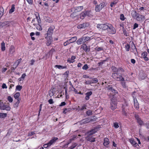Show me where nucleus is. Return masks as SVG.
Segmentation results:
<instances>
[{
	"instance_id": "obj_20",
	"label": "nucleus",
	"mask_w": 149,
	"mask_h": 149,
	"mask_svg": "<svg viewBox=\"0 0 149 149\" xmlns=\"http://www.w3.org/2000/svg\"><path fill=\"white\" fill-rule=\"evenodd\" d=\"M134 107L137 109H139V106L137 99L136 98H134Z\"/></svg>"
},
{
	"instance_id": "obj_53",
	"label": "nucleus",
	"mask_w": 149,
	"mask_h": 149,
	"mask_svg": "<svg viewBox=\"0 0 149 149\" xmlns=\"http://www.w3.org/2000/svg\"><path fill=\"white\" fill-rule=\"evenodd\" d=\"M92 82H91V81L90 80H88V81H86L85 82V84H91V85H92Z\"/></svg>"
},
{
	"instance_id": "obj_10",
	"label": "nucleus",
	"mask_w": 149,
	"mask_h": 149,
	"mask_svg": "<svg viewBox=\"0 0 149 149\" xmlns=\"http://www.w3.org/2000/svg\"><path fill=\"white\" fill-rule=\"evenodd\" d=\"M89 24L88 23H85L82 24H80L77 26V28L79 29H85L88 27Z\"/></svg>"
},
{
	"instance_id": "obj_37",
	"label": "nucleus",
	"mask_w": 149,
	"mask_h": 149,
	"mask_svg": "<svg viewBox=\"0 0 149 149\" xmlns=\"http://www.w3.org/2000/svg\"><path fill=\"white\" fill-rule=\"evenodd\" d=\"M130 141L131 143L135 146H136L137 145H138V144L136 143V142L133 139H130Z\"/></svg>"
},
{
	"instance_id": "obj_63",
	"label": "nucleus",
	"mask_w": 149,
	"mask_h": 149,
	"mask_svg": "<svg viewBox=\"0 0 149 149\" xmlns=\"http://www.w3.org/2000/svg\"><path fill=\"white\" fill-rule=\"evenodd\" d=\"M76 138V136H74L72 137L71 139H69V143H70L72 141H73L75 138Z\"/></svg>"
},
{
	"instance_id": "obj_55",
	"label": "nucleus",
	"mask_w": 149,
	"mask_h": 149,
	"mask_svg": "<svg viewBox=\"0 0 149 149\" xmlns=\"http://www.w3.org/2000/svg\"><path fill=\"white\" fill-rule=\"evenodd\" d=\"M75 57L74 56H72L71 57L70 62L73 63L74 61V60L75 58Z\"/></svg>"
},
{
	"instance_id": "obj_3",
	"label": "nucleus",
	"mask_w": 149,
	"mask_h": 149,
	"mask_svg": "<svg viewBox=\"0 0 149 149\" xmlns=\"http://www.w3.org/2000/svg\"><path fill=\"white\" fill-rule=\"evenodd\" d=\"M105 6V3H101L99 5H97L95 8V11L97 12L100 11Z\"/></svg>"
},
{
	"instance_id": "obj_56",
	"label": "nucleus",
	"mask_w": 149,
	"mask_h": 149,
	"mask_svg": "<svg viewBox=\"0 0 149 149\" xmlns=\"http://www.w3.org/2000/svg\"><path fill=\"white\" fill-rule=\"evenodd\" d=\"M27 2L30 5H32L33 3V0H26Z\"/></svg>"
},
{
	"instance_id": "obj_12",
	"label": "nucleus",
	"mask_w": 149,
	"mask_h": 149,
	"mask_svg": "<svg viewBox=\"0 0 149 149\" xmlns=\"http://www.w3.org/2000/svg\"><path fill=\"white\" fill-rule=\"evenodd\" d=\"M107 88L109 92H111L113 94L117 93L116 91L113 88L111 85L108 86L107 87Z\"/></svg>"
},
{
	"instance_id": "obj_39",
	"label": "nucleus",
	"mask_w": 149,
	"mask_h": 149,
	"mask_svg": "<svg viewBox=\"0 0 149 149\" xmlns=\"http://www.w3.org/2000/svg\"><path fill=\"white\" fill-rule=\"evenodd\" d=\"M118 1L117 0H116L113 2H111L110 4V6L112 7H113L117 3Z\"/></svg>"
},
{
	"instance_id": "obj_2",
	"label": "nucleus",
	"mask_w": 149,
	"mask_h": 149,
	"mask_svg": "<svg viewBox=\"0 0 149 149\" xmlns=\"http://www.w3.org/2000/svg\"><path fill=\"white\" fill-rule=\"evenodd\" d=\"M109 24H101L97 25V27L98 29H100L103 30H107L109 26Z\"/></svg>"
},
{
	"instance_id": "obj_57",
	"label": "nucleus",
	"mask_w": 149,
	"mask_h": 149,
	"mask_svg": "<svg viewBox=\"0 0 149 149\" xmlns=\"http://www.w3.org/2000/svg\"><path fill=\"white\" fill-rule=\"evenodd\" d=\"M86 114L88 116H90V115H92V112L91 111H90V110H89V111H87Z\"/></svg>"
},
{
	"instance_id": "obj_45",
	"label": "nucleus",
	"mask_w": 149,
	"mask_h": 149,
	"mask_svg": "<svg viewBox=\"0 0 149 149\" xmlns=\"http://www.w3.org/2000/svg\"><path fill=\"white\" fill-rule=\"evenodd\" d=\"M77 144L76 143H73L71 146L70 148V149H73L74 148L77 146Z\"/></svg>"
},
{
	"instance_id": "obj_17",
	"label": "nucleus",
	"mask_w": 149,
	"mask_h": 149,
	"mask_svg": "<svg viewBox=\"0 0 149 149\" xmlns=\"http://www.w3.org/2000/svg\"><path fill=\"white\" fill-rule=\"evenodd\" d=\"M97 131L96 129H94L88 132L87 133V135L88 136H89L93 135V134L95 133Z\"/></svg>"
},
{
	"instance_id": "obj_8",
	"label": "nucleus",
	"mask_w": 149,
	"mask_h": 149,
	"mask_svg": "<svg viewBox=\"0 0 149 149\" xmlns=\"http://www.w3.org/2000/svg\"><path fill=\"white\" fill-rule=\"evenodd\" d=\"M111 109L112 110H114L117 107V102L114 100H111Z\"/></svg>"
},
{
	"instance_id": "obj_16",
	"label": "nucleus",
	"mask_w": 149,
	"mask_h": 149,
	"mask_svg": "<svg viewBox=\"0 0 149 149\" xmlns=\"http://www.w3.org/2000/svg\"><path fill=\"white\" fill-rule=\"evenodd\" d=\"M135 118L137 120V121L139 125H144L143 121L141 120L140 118H139L138 115H136L135 116Z\"/></svg>"
},
{
	"instance_id": "obj_25",
	"label": "nucleus",
	"mask_w": 149,
	"mask_h": 149,
	"mask_svg": "<svg viewBox=\"0 0 149 149\" xmlns=\"http://www.w3.org/2000/svg\"><path fill=\"white\" fill-rule=\"evenodd\" d=\"M142 56L145 61H148V58L147 57V53L146 52H143L142 54Z\"/></svg>"
},
{
	"instance_id": "obj_51",
	"label": "nucleus",
	"mask_w": 149,
	"mask_h": 149,
	"mask_svg": "<svg viewBox=\"0 0 149 149\" xmlns=\"http://www.w3.org/2000/svg\"><path fill=\"white\" fill-rule=\"evenodd\" d=\"M19 100H18L14 104V107H18V106L19 104Z\"/></svg>"
},
{
	"instance_id": "obj_36",
	"label": "nucleus",
	"mask_w": 149,
	"mask_h": 149,
	"mask_svg": "<svg viewBox=\"0 0 149 149\" xmlns=\"http://www.w3.org/2000/svg\"><path fill=\"white\" fill-rule=\"evenodd\" d=\"M7 113H0V118H4L7 116Z\"/></svg>"
},
{
	"instance_id": "obj_4",
	"label": "nucleus",
	"mask_w": 149,
	"mask_h": 149,
	"mask_svg": "<svg viewBox=\"0 0 149 149\" xmlns=\"http://www.w3.org/2000/svg\"><path fill=\"white\" fill-rule=\"evenodd\" d=\"M54 29V26L49 27L47 31L46 36L52 37V35L53 33V30Z\"/></svg>"
},
{
	"instance_id": "obj_44",
	"label": "nucleus",
	"mask_w": 149,
	"mask_h": 149,
	"mask_svg": "<svg viewBox=\"0 0 149 149\" xmlns=\"http://www.w3.org/2000/svg\"><path fill=\"white\" fill-rule=\"evenodd\" d=\"M125 50L127 51H129L130 48V45L127 44L125 46Z\"/></svg>"
},
{
	"instance_id": "obj_22",
	"label": "nucleus",
	"mask_w": 149,
	"mask_h": 149,
	"mask_svg": "<svg viewBox=\"0 0 149 149\" xmlns=\"http://www.w3.org/2000/svg\"><path fill=\"white\" fill-rule=\"evenodd\" d=\"M92 94V91L88 92L86 93V96L85 97V100H88L90 98V97Z\"/></svg>"
},
{
	"instance_id": "obj_13",
	"label": "nucleus",
	"mask_w": 149,
	"mask_h": 149,
	"mask_svg": "<svg viewBox=\"0 0 149 149\" xmlns=\"http://www.w3.org/2000/svg\"><path fill=\"white\" fill-rule=\"evenodd\" d=\"M145 16L139 14L136 18V20L139 22H142L145 19Z\"/></svg>"
},
{
	"instance_id": "obj_49",
	"label": "nucleus",
	"mask_w": 149,
	"mask_h": 149,
	"mask_svg": "<svg viewBox=\"0 0 149 149\" xmlns=\"http://www.w3.org/2000/svg\"><path fill=\"white\" fill-rule=\"evenodd\" d=\"M82 69L84 70H86L88 68V65L86 64H85L82 67Z\"/></svg>"
},
{
	"instance_id": "obj_33",
	"label": "nucleus",
	"mask_w": 149,
	"mask_h": 149,
	"mask_svg": "<svg viewBox=\"0 0 149 149\" xmlns=\"http://www.w3.org/2000/svg\"><path fill=\"white\" fill-rule=\"evenodd\" d=\"M36 26V28L38 30L41 31L42 29V27L40 24L37 23V24L35 25Z\"/></svg>"
},
{
	"instance_id": "obj_7",
	"label": "nucleus",
	"mask_w": 149,
	"mask_h": 149,
	"mask_svg": "<svg viewBox=\"0 0 149 149\" xmlns=\"http://www.w3.org/2000/svg\"><path fill=\"white\" fill-rule=\"evenodd\" d=\"M83 9V6H80L78 7H76L74 8H73L71 9V11H74V13L80 12Z\"/></svg>"
},
{
	"instance_id": "obj_31",
	"label": "nucleus",
	"mask_w": 149,
	"mask_h": 149,
	"mask_svg": "<svg viewBox=\"0 0 149 149\" xmlns=\"http://www.w3.org/2000/svg\"><path fill=\"white\" fill-rule=\"evenodd\" d=\"M93 36L91 37H83L84 38V39L85 41V42H86L87 41L90 40L91 39H92L93 38H94V39H96V38L93 37Z\"/></svg>"
},
{
	"instance_id": "obj_59",
	"label": "nucleus",
	"mask_w": 149,
	"mask_h": 149,
	"mask_svg": "<svg viewBox=\"0 0 149 149\" xmlns=\"http://www.w3.org/2000/svg\"><path fill=\"white\" fill-rule=\"evenodd\" d=\"M89 121V120L88 118H86L83 120V122L85 123H87Z\"/></svg>"
},
{
	"instance_id": "obj_48",
	"label": "nucleus",
	"mask_w": 149,
	"mask_h": 149,
	"mask_svg": "<svg viewBox=\"0 0 149 149\" xmlns=\"http://www.w3.org/2000/svg\"><path fill=\"white\" fill-rule=\"evenodd\" d=\"M113 126L115 128H117L119 127L118 123L116 122L114 123H113Z\"/></svg>"
},
{
	"instance_id": "obj_40",
	"label": "nucleus",
	"mask_w": 149,
	"mask_h": 149,
	"mask_svg": "<svg viewBox=\"0 0 149 149\" xmlns=\"http://www.w3.org/2000/svg\"><path fill=\"white\" fill-rule=\"evenodd\" d=\"M4 10L3 8H0V16L2 17L3 14Z\"/></svg>"
},
{
	"instance_id": "obj_28",
	"label": "nucleus",
	"mask_w": 149,
	"mask_h": 149,
	"mask_svg": "<svg viewBox=\"0 0 149 149\" xmlns=\"http://www.w3.org/2000/svg\"><path fill=\"white\" fill-rule=\"evenodd\" d=\"M86 139L88 141L91 142H94L95 141V138L92 137H89L87 136Z\"/></svg>"
},
{
	"instance_id": "obj_38",
	"label": "nucleus",
	"mask_w": 149,
	"mask_h": 149,
	"mask_svg": "<svg viewBox=\"0 0 149 149\" xmlns=\"http://www.w3.org/2000/svg\"><path fill=\"white\" fill-rule=\"evenodd\" d=\"M22 88V86L20 85H17L16 86L15 90L16 91H20Z\"/></svg>"
},
{
	"instance_id": "obj_19",
	"label": "nucleus",
	"mask_w": 149,
	"mask_h": 149,
	"mask_svg": "<svg viewBox=\"0 0 149 149\" xmlns=\"http://www.w3.org/2000/svg\"><path fill=\"white\" fill-rule=\"evenodd\" d=\"M81 48L86 52H88L90 51V49L88 48L87 46L85 44H83L81 46Z\"/></svg>"
},
{
	"instance_id": "obj_23",
	"label": "nucleus",
	"mask_w": 149,
	"mask_h": 149,
	"mask_svg": "<svg viewBox=\"0 0 149 149\" xmlns=\"http://www.w3.org/2000/svg\"><path fill=\"white\" fill-rule=\"evenodd\" d=\"M57 139L58 138H54V139H52L48 143V145L50 146L54 143Z\"/></svg>"
},
{
	"instance_id": "obj_14",
	"label": "nucleus",
	"mask_w": 149,
	"mask_h": 149,
	"mask_svg": "<svg viewBox=\"0 0 149 149\" xmlns=\"http://www.w3.org/2000/svg\"><path fill=\"white\" fill-rule=\"evenodd\" d=\"M45 38L47 40L46 44L47 46L49 45L52 42V37L46 36Z\"/></svg>"
},
{
	"instance_id": "obj_46",
	"label": "nucleus",
	"mask_w": 149,
	"mask_h": 149,
	"mask_svg": "<svg viewBox=\"0 0 149 149\" xmlns=\"http://www.w3.org/2000/svg\"><path fill=\"white\" fill-rule=\"evenodd\" d=\"M7 100L10 102H12L13 101V98L10 96H9L8 97Z\"/></svg>"
},
{
	"instance_id": "obj_27",
	"label": "nucleus",
	"mask_w": 149,
	"mask_h": 149,
	"mask_svg": "<svg viewBox=\"0 0 149 149\" xmlns=\"http://www.w3.org/2000/svg\"><path fill=\"white\" fill-rule=\"evenodd\" d=\"M1 50L4 51L5 50V43L4 41H3L1 43Z\"/></svg>"
},
{
	"instance_id": "obj_61",
	"label": "nucleus",
	"mask_w": 149,
	"mask_h": 149,
	"mask_svg": "<svg viewBox=\"0 0 149 149\" xmlns=\"http://www.w3.org/2000/svg\"><path fill=\"white\" fill-rule=\"evenodd\" d=\"M26 76V74L25 73H24L22 74V75L21 77V78H22V80H23L24 79V78Z\"/></svg>"
},
{
	"instance_id": "obj_29",
	"label": "nucleus",
	"mask_w": 149,
	"mask_h": 149,
	"mask_svg": "<svg viewBox=\"0 0 149 149\" xmlns=\"http://www.w3.org/2000/svg\"><path fill=\"white\" fill-rule=\"evenodd\" d=\"M77 39V38L76 36L70 39L69 40L70 43H73L75 42Z\"/></svg>"
},
{
	"instance_id": "obj_26",
	"label": "nucleus",
	"mask_w": 149,
	"mask_h": 149,
	"mask_svg": "<svg viewBox=\"0 0 149 149\" xmlns=\"http://www.w3.org/2000/svg\"><path fill=\"white\" fill-rule=\"evenodd\" d=\"M104 142L103 143L104 145L105 146H107L109 143V141L108 138H105L104 139Z\"/></svg>"
},
{
	"instance_id": "obj_43",
	"label": "nucleus",
	"mask_w": 149,
	"mask_h": 149,
	"mask_svg": "<svg viewBox=\"0 0 149 149\" xmlns=\"http://www.w3.org/2000/svg\"><path fill=\"white\" fill-rule=\"evenodd\" d=\"M123 115L126 116L127 115V112L126 111L125 109H124V105H123Z\"/></svg>"
},
{
	"instance_id": "obj_32",
	"label": "nucleus",
	"mask_w": 149,
	"mask_h": 149,
	"mask_svg": "<svg viewBox=\"0 0 149 149\" xmlns=\"http://www.w3.org/2000/svg\"><path fill=\"white\" fill-rule=\"evenodd\" d=\"M49 95L50 97L52 96L55 94V91L53 89H52L49 92Z\"/></svg>"
},
{
	"instance_id": "obj_42",
	"label": "nucleus",
	"mask_w": 149,
	"mask_h": 149,
	"mask_svg": "<svg viewBox=\"0 0 149 149\" xmlns=\"http://www.w3.org/2000/svg\"><path fill=\"white\" fill-rule=\"evenodd\" d=\"M92 82V84L94 83H97L98 82V79L96 78H94L92 80H90Z\"/></svg>"
},
{
	"instance_id": "obj_30",
	"label": "nucleus",
	"mask_w": 149,
	"mask_h": 149,
	"mask_svg": "<svg viewBox=\"0 0 149 149\" xmlns=\"http://www.w3.org/2000/svg\"><path fill=\"white\" fill-rule=\"evenodd\" d=\"M15 5L14 4L12 5L11 6V9L9 11V13H12L14 12L15 10Z\"/></svg>"
},
{
	"instance_id": "obj_5",
	"label": "nucleus",
	"mask_w": 149,
	"mask_h": 149,
	"mask_svg": "<svg viewBox=\"0 0 149 149\" xmlns=\"http://www.w3.org/2000/svg\"><path fill=\"white\" fill-rule=\"evenodd\" d=\"M36 18L33 19L31 22L32 23L34 26H35L37 23L39 24L41 23V21L40 19V17H38L37 16H36Z\"/></svg>"
},
{
	"instance_id": "obj_62",
	"label": "nucleus",
	"mask_w": 149,
	"mask_h": 149,
	"mask_svg": "<svg viewBox=\"0 0 149 149\" xmlns=\"http://www.w3.org/2000/svg\"><path fill=\"white\" fill-rule=\"evenodd\" d=\"M2 87L3 88H7L6 85L4 83L3 84Z\"/></svg>"
},
{
	"instance_id": "obj_18",
	"label": "nucleus",
	"mask_w": 149,
	"mask_h": 149,
	"mask_svg": "<svg viewBox=\"0 0 149 149\" xmlns=\"http://www.w3.org/2000/svg\"><path fill=\"white\" fill-rule=\"evenodd\" d=\"M139 14L136 11L134 10L132 11L131 13L132 17L135 19H136Z\"/></svg>"
},
{
	"instance_id": "obj_54",
	"label": "nucleus",
	"mask_w": 149,
	"mask_h": 149,
	"mask_svg": "<svg viewBox=\"0 0 149 149\" xmlns=\"http://www.w3.org/2000/svg\"><path fill=\"white\" fill-rule=\"evenodd\" d=\"M95 50L97 51H100L103 50V49L100 47H96L95 49Z\"/></svg>"
},
{
	"instance_id": "obj_15",
	"label": "nucleus",
	"mask_w": 149,
	"mask_h": 149,
	"mask_svg": "<svg viewBox=\"0 0 149 149\" xmlns=\"http://www.w3.org/2000/svg\"><path fill=\"white\" fill-rule=\"evenodd\" d=\"M84 38V37H82L79 38L77 41L76 43L78 45H80L82 43H84L85 42Z\"/></svg>"
},
{
	"instance_id": "obj_58",
	"label": "nucleus",
	"mask_w": 149,
	"mask_h": 149,
	"mask_svg": "<svg viewBox=\"0 0 149 149\" xmlns=\"http://www.w3.org/2000/svg\"><path fill=\"white\" fill-rule=\"evenodd\" d=\"M21 61V59H19L18 60H17V61L15 63V64L17 63V66L20 63Z\"/></svg>"
},
{
	"instance_id": "obj_1",
	"label": "nucleus",
	"mask_w": 149,
	"mask_h": 149,
	"mask_svg": "<svg viewBox=\"0 0 149 149\" xmlns=\"http://www.w3.org/2000/svg\"><path fill=\"white\" fill-rule=\"evenodd\" d=\"M123 76L126 78V79H125L122 75H118L117 73H113L112 75V77L114 79L117 81H121L120 84L124 88H126L127 85L125 81H128L129 80L127 78V76L124 75Z\"/></svg>"
},
{
	"instance_id": "obj_50",
	"label": "nucleus",
	"mask_w": 149,
	"mask_h": 149,
	"mask_svg": "<svg viewBox=\"0 0 149 149\" xmlns=\"http://www.w3.org/2000/svg\"><path fill=\"white\" fill-rule=\"evenodd\" d=\"M70 43V42L68 40L64 43L63 45L64 46H65L67 45H69Z\"/></svg>"
},
{
	"instance_id": "obj_35",
	"label": "nucleus",
	"mask_w": 149,
	"mask_h": 149,
	"mask_svg": "<svg viewBox=\"0 0 149 149\" xmlns=\"http://www.w3.org/2000/svg\"><path fill=\"white\" fill-rule=\"evenodd\" d=\"M55 67L56 68L59 69H63L66 68V66H63L61 65H55Z\"/></svg>"
},
{
	"instance_id": "obj_41",
	"label": "nucleus",
	"mask_w": 149,
	"mask_h": 149,
	"mask_svg": "<svg viewBox=\"0 0 149 149\" xmlns=\"http://www.w3.org/2000/svg\"><path fill=\"white\" fill-rule=\"evenodd\" d=\"M86 105L85 104H84L81 106V111H83L84 109H86Z\"/></svg>"
},
{
	"instance_id": "obj_21",
	"label": "nucleus",
	"mask_w": 149,
	"mask_h": 149,
	"mask_svg": "<svg viewBox=\"0 0 149 149\" xmlns=\"http://www.w3.org/2000/svg\"><path fill=\"white\" fill-rule=\"evenodd\" d=\"M15 52V49L14 46L13 45L10 46L9 50V55H12Z\"/></svg>"
},
{
	"instance_id": "obj_6",
	"label": "nucleus",
	"mask_w": 149,
	"mask_h": 149,
	"mask_svg": "<svg viewBox=\"0 0 149 149\" xmlns=\"http://www.w3.org/2000/svg\"><path fill=\"white\" fill-rule=\"evenodd\" d=\"M107 30L110 34H114L116 32V31L115 29L111 24L109 25L108 29Z\"/></svg>"
},
{
	"instance_id": "obj_64",
	"label": "nucleus",
	"mask_w": 149,
	"mask_h": 149,
	"mask_svg": "<svg viewBox=\"0 0 149 149\" xmlns=\"http://www.w3.org/2000/svg\"><path fill=\"white\" fill-rule=\"evenodd\" d=\"M49 103L50 104H52L54 103V102L53 101V100L52 99H50L48 100Z\"/></svg>"
},
{
	"instance_id": "obj_60",
	"label": "nucleus",
	"mask_w": 149,
	"mask_h": 149,
	"mask_svg": "<svg viewBox=\"0 0 149 149\" xmlns=\"http://www.w3.org/2000/svg\"><path fill=\"white\" fill-rule=\"evenodd\" d=\"M138 27V24L136 23L134 24V25L133 29H135Z\"/></svg>"
},
{
	"instance_id": "obj_34",
	"label": "nucleus",
	"mask_w": 149,
	"mask_h": 149,
	"mask_svg": "<svg viewBox=\"0 0 149 149\" xmlns=\"http://www.w3.org/2000/svg\"><path fill=\"white\" fill-rule=\"evenodd\" d=\"M20 94L19 92L16 93L14 95V98L16 99L19 100V98L20 96Z\"/></svg>"
},
{
	"instance_id": "obj_24",
	"label": "nucleus",
	"mask_w": 149,
	"mask_h": 149,
	"mask_svg": "<svg viewBox=\"0 0 149 149\" xmlns=\"http://www.w3.org/2000/svg\"><path fill=\"white\" fill-rule=\"evenodd\" d=\"M111 68L113 72H115L114 73H117L118 74L120 70L119 69H117L114 66H112Z\"/></svg>"
},
{
	"instance_id": "obj_52",
	"label": "nucleus",
	"mask_w": 149,
	"mask_h": 149,
	"mask_svg": "<svg viewBox=\"0 0 149 149\" xmlns=\"http://www.w3.org/2000/svg\"><path fill=\"white\" fill-rule=\"evenodd\" d=\"M120 19L122 21H123L125 19L124 16L123 14H121L120 15Z\"/></svg>"
},
{
	"instance_id": "obj_47",
	"label": "nucleus",
	"mask_w": 149,
	"mask_h": 149,
	"mask_svg": "<svg viewBox=\"0 0 149 149\" xmlns=\"http://www.w3.org/2000/svg\"><path fill=\"white\" fill-rule=\"evenodd\" d=\"M46 21L48 22H52V19L49 17H47Z\"/></svg>"
},
{
	"instance_id": "obj_9",
	"label": "nucleus",
	"mask_w": 149,
	"mask_h": 149,
	"mask_svg": "<svg viewBox=\"0 0 149 149\" xmlns=\"http://www.w3.org/2000/svg\"><path fill=\"white\" fill-rule=\"evenodd\" d=\"M90 13V11H85L82 12L80 14V18L81 19H83L86 16V15H88Z\"/></svg>"
},
{
	"instance_id": "obj_11",
	"label": "nucleus",
	"mask_w": 149,
	"mask_h": 149,
	"mask_svg": "<svg viewBox=\"0 0 149 149\" xmlns=\"http://www.w3.org/2000/svg\"><path fill=\"white\" fill-rule=\"evenodd\" d=\"M9 103H7V105H5L3 104V106L1 107V109L2 110H6L7 111H10L11 109L10 107L9 106Z\"/></svg>"
}]
</instances>
